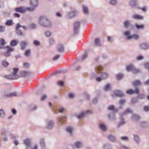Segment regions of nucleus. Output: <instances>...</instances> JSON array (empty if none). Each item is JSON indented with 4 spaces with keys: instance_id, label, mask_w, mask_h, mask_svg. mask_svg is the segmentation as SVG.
I'll return each mask as SVG.
<instances>
[{
    "instance_id": "1",
    "label": "nucleus",
    "mask_w": 149,
    "mask_h": 149,
    "mask_svg": "<svg viewBox=\"0 0 149 149\" xmlns=\"http://www.w3.org/2000/svg\"><path fill=\"white\" fill-rule=\"evenodd\" d=\"M39 22L40 24L43 26L49 27L51 26V24L49 21L44 17H40Z\"/></svg>"
},
{
    "instance_id": "2",
    "label": "nucleus",
    "mask_w": 149,
    "mask_h": 149,
    "mask_svg": "<svg viewBox=\"0 0 149 149\" xmlns=\"http://www.w3.org/2000/svg\"><path fill=\"white\" fill-rule=\"evenodd\" d=\"M18 70V68H14L12 75H6L5 77L8 79H10L14 80L17 79V77L16 74Z\"/></svg>"
},
{
    "instance_id": "3",
    "label": "nucleus",
    "mask_w": 149,
    "mask_h": 149,
    "mask_svg": "<svg viewBox=\"0 0 149 149\" xmlns=\"http://www.w3.org/2000/svg\"><path fill=\"white\" fill-rule=\"evenodd\" d=\"M33 8H32L30 9L29 7L24 8L22 7H17L15 9V10L16 12L21 13H23L27 11V10L32 11Z\"/></svg>"
},
{
    "instance_id": "4",
    "label": "nucleus",
    "mask_w": 149,
    "mask_h": 149,
    "mask_svg": "<svg viewBox=\"0 0 149 149\" xmlns=\"http://www.w3.org/2000/svg\"><path fill=\"white\" fill-rule=\"evenodd\" d=\"M124 35L127 36V38L128 39L131 38H134L135 40L138 39L139 36L137 34H135L132 35H130V32L129 31H127L124 33Z\"/></svg>"
},
{
    "instance_id": "5",
    "label": "nucleus",
    "mask_w": 149,
    "mask_h": 149,
    "mask_svg": "<svg viewBox=\"0 0 149 149\" xmlns=\"http://www.w3.org/2000/svg\"><path fill=\"white\" fill-rule=\"evenodd\" d=\"M22 27L19 24H17L16 26V33L19 35L22 36V33L19 29ZM22 27L24 29L26 30L27 28L25 26H22Z\"/></svg>"
},
{
    "instance_id": "6",
    "label": "nucleus",
    "mask_w": 149,
    "mask_h": 149,
    "mask_svg": "<svg viewBox=\"0 0 149 149\" xmlns=\"http://www.w3.org/2000/svg\"><path fill=\"white\" fill-rule=\"evenodd\" d=\"M126 69L128 71L132 70L133 73L134 74H137L140 72L139 70L135 69L133 65H130L126 67Z\"/></svg>"
},
{
    "instance_id": "7",
    "label": "nucleus",
    "mask_w": 149,
    "mask_h": 149,
    "mask_svg": "<svg viewBox=\"0 0 149 149\" xmlns=\"http://www.w3.org/2000/svg\"><path fill=\"white\" fill-rule=\"evenodd\" d=\"M6 48L7 49V51L4 53V55L6 57H8L10 55V52L13 51L14 49L8 46H6Z\"/></svg>"
},
{
    "instance_id": "8",
    "label": "nucleus",
    "mask_w": 149,
    "mask_h": 149,
    "mask_svg": "<svg viewBox=\"0 0 149 149\" xmlns=\"http://www.w3.org/2000/svg\"><path fill=\"white\" fill-rule=\"evenodd\" d=\"M30 4L32 6V7L29 8H30V9L32 8H33V10H32L33 11L34 10V8L37 6L38 4V0H31Z\"/></svg>"
},
{
    "instance_id": "9",
    "label": "nucleus",
    "mask_w": 149,
    "mask_h": 149,
    "mask_svg": "<svg viewBox=\"0 0 149 149\" xmlns=\"http://www.w3.org/2000/svg\"><path fill=\"white\" fill-rule=\"evenodd\" d=\"M139 90L138 88L136 89L135 91L133 90L132 89H130L127 91V93L129 94H132L134 93H136L139 94Z\"/></svg>"
},
{
    "instance_id": "10",
    "label": "nucleus",
    "mask_w": 149,
    "mask_h": 149,
    "mask_svg": "<svg viewBox=\"0 0 149 149\" xmlns=\"http://www.w3.org/2000/svg\"><path fill=\"white\" fill-rule=\"evenodd\" d=\"M80 23L79 22H76L74 24V32L76 33L77 32L80 26Z\"/></svg>"
},
{
    "instance_id": "11",
    "label": "nucleus",
    "mask_w": 149,
    "mask_h": 149,
    "mask_svg": "<svg viewBox=\"0 0 149 149\" xmlns=\"http://www.w3.org/2000/svg\"><path fill=\"white\" fill-rule=\"evenodd\" d=\"M17 96V94L16 92H14L11 93H10L8 94L4 95L5 97H11L13 96Z\"/></svg>"
},
{
    "instance_id": "12",
    "label": "nucleus",
    "mask_w": 149,
    "mask_h": 149,
    "mask_svg": "<svg viewBox=\"0 0 149 149\" xmlns=\"http://www.w3.org/2000/svg\"><path fill=\"white\" fill-rule=\"evenodd\" d=\"M115 95L121 97L123 96V93L119 91H116L114 92Z\"/></svg>"
},
{
    "instance_id": "13",
    "label": "nucleus",
    "mask_w": 149,
    "mask_h": 149,
    "mask_svg": "<svg viewBox=\"0 0 149 149\" xmlns=\"http://www.w3.org/2000/svg\"><path fill=\"white\" fill-rule=\"evenodd\" d=\"M27 44V42L25 41H22L21 42L20 45L22 50H23L25 48Z\"/></svg>"
},
{
    "instance_id": "14",
    "label": "nucleus",
    "mask_w": 149,
    "mask_h": 149,
    "mask_svg": "<svg viewBox=\"0 0 149 149\" xmlns=\"http://www.w3.org/2000/svg\"><path fill=\"white\" fill-rule=\"evenodd\" d=\"M133 17L134 18L138 19H142L143 18L142 16L138 15H134Z\"/></svg>"
},
{
    "instance_id": "15",
    "label": "nucleus",
    "mask_w": 149,
    "mask_h": 149,
    "mask_svg": "<svg viewBox=\"0 0 149 149\" xmlns=\"http://www.w3.org/2000/svg\"><path fill=\"white\" fill-rule=\"evenodd\" d=\"M18 42L14 40H13L11 41L10 43V45L11 46H14L16 45L18 43Z\"/></svg>"
},
{
    "instance_id": "16",
    "label": "nucleus",
    "mask_w": 149,
    "mask_h": 149,
    "mask_svg": "<svg viewBox=\"0 0 149 149\" xmlns=\"http://www.w3.org/2000/svg\"><path fill=\"white\" fill-rule=\"evenodd\" d=\"M58 50L59 52H62L64 51V47L62 45H58Z\"/></svg>"
},
{
    "instance_id": "17",
    "label": "nucleus",
    "mask_w": 149,
    "mask_h": 149,
    "mask_svg": "<svg viewBox=\"0 0 149 149\" xmlns=\"http://www.w3.org/2000/svg\"><path fill=\"white\" fill-rule=\"evenodd\" d=\"M132 85L134 86H136L141 85V83L139 80H136L132 83Z\"/></svg>"
},
{
    "instance_id": "18",
    "label": "nucleus",
    "mask_w": 149,
    "mask_h": 149,
    "mask_svg": "<svg viewBox=\"0 0 149 149\" xmlns=\"http://www.w3.org/2000/svg\"><path fill=\"white\" fill-rule=\"evenodd\" d=\"M101 76L102 79H105L108 77V74L107 72H103L102 73Z\"/></svg>"
},
{
    "instance_id": "19",
    "label": "nucleus",
    "mask_w": 149,
    "mask_h": 149,
    "mask_svg": "<svg viewBox=\"0 0 149 149\" xmlns=\"http://www.w3.org/2000/svg\"><path fill=\"white\" fill-rule=\"evenodd\" d=\"M83 11L84 13L88 14V8L87 7L85 6H83Z\"/></svg>"
},
{
    "instance_id": "20",
    "label": "nucleus",
    "mask_w": 149,
    "mask_h": 149,
    "mask_svg": "<svg viewBox=\"0 0 149 149\" xmlns=\"http://www.w3.org/2000/svg\"><path fill=\"white\" fill-rule=\"evenodd\" d=\"M75 146L76 148H79L81 147L82 146L81 143L79 142H77L75 143Z\"/></svg>"
},
{
    "instance_id": "21",
    "label": "nucleus",
    "mask_w": 149,
    "mask_h": 149,
    "mask_svg": "<svg viewBox=\"0 0 149 149\" xmlns=\"http://www.w3.org/2000/svg\"><path fill=\"white\" fill-rule=\"evenodd\" d=\"M108 138L112 141H114L116 140L115 137L111 135H109L108 136Z\"/></svg>"
},
{
    "instance_id": "22",
    "label": "nucleus",
    "mask_w": 149,
    "mask_h": 149,
    "mask_svg": "<svg viewBox=\"0 0 149 149\" xmlns=\"http://www.w3.org/2000/svg\"><path fill=\"white\" fill-rule=\"evenodd\" d=\"M132 119L135 120H139L140 118V117L139 116L135 115L134 114L132 116Z\"/></svg>"
},
{
    "instance_id": "23",
    "label": "nucleus",
    "mask_w": 149,
    "mask_h": 149,
    "mask_svg": "<svg viewBox=\"0 0 149 149\" xmlns=\"http://www.w3.org/2000/svg\"><path fill=\"white\" fill-rule=\"evenodd\" d=\"M100 128L103 131H105L106 130V127L105 125L103 124L100 125Z\"/></svg>"
},
{
    "instance_id": "24",
    "label": "nucleus",
    "mask_w": 149,
    "mask_h": 149,
    "mask_svg": "<svg viewBox=\"0 0 149 149\" xmlns=\"http://www.w3.org/2000/svg\"><path fill=\"white\" fill-rule=\"evenodd\" d=\"M12 24V21L11 20H7L5 23V24L8 26L11 25Z\"/></svg>"
},
{
    "instance_id": "25",
    "label": "nucleus",
    "mask_w": 149,
    "mask_h": 149,
    "mask_svg": "<svg viewBox=\"0 0 149 149\" xmlns=\"http://www.w3.org/2000/svg\"><path fill=\"white\" fill-rule=\"evenodd\" d=\"M2 65L5 67H7L9 65V63L5 61H3L2 62Z\"/></svg>"
},
{
    "instance_id": "26",
    "label": "nucleus",
    "mask_w": 149,
    "mask_h": 149,
    "mask_svg": "<svg viewBox=\"0 0 149 149\" xmlns=\"http://www.w3.org/2000/svg\"><path fill=\"white\" fill-rule=\"evenodd\" d=\"M53 125V123L52 121H50L48 125V129H50L52 128Z\"/></svg>"
},
{
    "instance_id": "27",
    "label": "nucleus",
    "mask_w": 149,
    "mask_h": 149,
    "mask_svg": "<svg viewBox=\"0 0 149 149\" xmlns=\"http://www.w3.org/2000/svg\"><path fill=\"white\" fill-rule=\"evenodd\" d=\"M110 88V85L109 84H107L104 88V90L106 91H108Z\"/></svg>"
},
{
    "instance_id": "28",
    "label": "nucleus",
    "mask_w": 149,
    "mask_h": 149,
    "mask_svg": "<svg viewBox=\"0 0 149 149\" xmlns=\"http://www.w3.org/2000/svg\"><path fill=\"white\" fill-rule=\"evenodd\" d=\"M66 131L67 132H69L71 134H72V129L70 127H68L66 129Z\"/></svg>"
},
{
    "instance_id": "29",
    "label": "nucleus",
    "mask_w": 149,
    "mask_h": 149,
    "mask_svg": "<svg viewBox=\"0 0 149 149\" xmlns=\"http://www.w3.org/2000/svg\"><path fill=\"white\" fill-rule=\"evenodd\" d=\"M135 26L137 29H143L144 28V25L143 24L139 25L137 24H136Z\"/></svg>"
},
{
    "instance_id": "30",
    "label": "nucleus",
    "mask_w": 149,
    "mask_h": 149,
    "mask_svg": "<svg viewBox=\"0 0 149 149\" xmlns=\"http://www.w3.org/2000/svg\"><path fill=\"white\" fill-rule=\"evenodd\" d=\"M31 53V51L30 50H26L24 53V55L26 56H29Z\"/></svg>"
},
{
    "instance_id": "31",
    "label": "nucleus",
    "mask_w": 149,
    "mask_h": 149,
    "mask_svg": "<svg viewBox=\"0 0 149 149\" xmlns=\"http://www.w3.org/2000/svg\"><path fill=\"white\" fill-rule=\"evenodd\" d=\"M123 77V75L122 74H118L116 75V77L118 79H121Z\"/></svg>"
},
{
    "instance_id": "32",
    "label": "nucleus",
    "mask_w": 149,
    "mask_h": 149,
    "mask_svg": "<svg viewBox=\"0 0 149 149\" xmlns=\"http://www.w3.org/2000/svg\"><path fill=\"white\" fill-rule=\"evenodd\" d=\"M24 144L27 146H29L30 145V143L28 139L25 140L24 141Z\"/></svg>"
},
{
    "instance_id": "33",
    "label": "nucleus",
    "mask_w": 149,
    "mask_h": 149,
    "mask_svg": "<svg viewBox=\"0 0 149 149\" xmlns=\"http://www.w3.org/2000/svg\"><path fill=\"white\" fill-rule=\"evenodd\" d=\"M124 24L125 27H127L130 25L129 22L128 21H126L124 22Z\"/></svg>"
},
{
    "instance_id": "34",
    "label": "nucleus",
    "mask_w": 149,
    "mask_h": 149,
    "mask_svg": "<svg viewBox=\"0 0 149 149\" xmlns=\"http://www.w3.org/2000/svg\"><path fill=\"white\" fill-rule=\"evenodd\" d=\"M132 111L129 109H126L124 112V114H127L132 113Z\"/></svg>"
},
{
    "instance_id": "35",
    "label": "nucleus",
    "mask_w": 149,
    "mask_h": 149,
    "mask_svg": "<svg viewBox=\"0 0 149 149\" xmlns=\"http://www.w3.org/2000/svg\"><path fill=\"white\" fill-rule=\"evenodd\" d=\"M66 120V118L65 116L62 117L61 119L59 120V122L60 123H61L62 122H63V121H65Z\"/></svg>"
},
{
    "instance_id": "36",
    "label": "nucleus",
    "mask_w": 149,
    "mask_h": 149,
    "mask_svg": "<svg viewBox=\"0 0 149 149\" xmlns=\"http://www.w3.org/2000/svg\"><path fill=\"white\" fill-rule=\"evenodd\" d=\"M5 115V113L3 110H0V116L3 117Z\"/></svg>"
},
{
    "instance_id": "37",
    "label": "nucleus",
    "mask_w": 149,
    "mask_h": 149,
    "mask_svg": "<svg viewBox=\"0 0 149 149\" xmlns=\"http://www.w3.org/2000/svg\"><path fill=\"white\" fill-rule=\"evenodd\" d=\"M5 43V41L4 39L2 38L0 40V43L2 46L4 45Z\"/></svg>"
},
{
    "instance_id": "38",
    "label": "nucleus",
    "mask_w": 149,
    "mask_h": 149,
    "mask_svg": "<svg viewBox=\"0 0 149 149\" xmlns=\"http://www.w3.org/2000/svg\"><path fill=\"white\" fill-rule=\"evenodd\" d=\"M95 79L96 81L98 82L100 81H102V79H102V77L101 76V77H96Z\"/></svg>"
},
{
    "instance_id": "39",
    "label": "nucleus",
    "mask_w": 149,
    "mask_h": 149,
    "mask_svg": "<svg viewBox=\"0 0 149 149\" xmlns=\"http://www.w3.org/2000/svg\"><path fill=\"white\" fill-rule=\"evenodd\" d=\"M45 34L46 36L48 37L51 35V33L49 31H47L46 32Z\"/></svg>"
},
{
    "instance_id": "40",
    "label": "nucleus",
    "mask_w": 149,
    "mask_h": 149,
    "mask_svg": "<svg viewBox=\"0 0 149 149\" xmlns=\"http://www.w3.org/2000/svg\"><path fill=\"white\" fill-rule=\"evenodd\" d=\"M64 84V82L62 81H59L58 82V84L60 86H63Z\"/></svg>"
},
{
    "instance_id": "41",
    "label": "nucleus",
    "mask_w": 149,
    "mask_h": 149,
    "mask_svg": "<svg viewBox=\"0 0 149 149\" xmlns=\"http://www.w3.org/2000/svg\"><path fill=\"white\" fill-rule=\"evenodd\" d=\"M60 57V55H56L53 58V60L55 61L57 60Z\"/></svg>"
},
{
    "instance_id": "42",
    "label": "nucleus",
    "mask_w": 149,
    "mask_h": 149,
    "mask_svg": "<svg viewBox=\"0 0 149 149\" xmlns=\"http://www.w3.org/2000/svg\"><path fill=\"white\" fill-rule=\"evenodd\" d=\"M85 114V113H81L79 115L77 116V118H80L84 116Z\"/></svg>"
},
{
    "instance_id": "43",
    "label": "nucleus",
    "mask_w": 149,
    "mask_h": 149,
    "mask_svg": "<svg viewBox=\"0 0 149 149\" xmlns=\"http://www.w3.org/2000/svg\"><path fill=\"white\" fill-rule=\"evenodd\" d=\"M4 30V26H0V32H3Z\"/></svg>"
},
{
    "instance_id": "44",
    "label": "nucleus",
    "mask_w": 149,
    "mask_h": 149,
    "mask_svg": "<svg viewBox=\"0 0 149 149\" xmlns=\"http://www.w3.org/2000/svg\"><path fill=\"white\" fill-rule=\"evenodd\" d=\"M110 3L111 4L114 5L116 3V0H111L110 1Z\"/></svg>"
},
{
    "instance_id": "45",
    "label": "nucleus",
    "mask_w": 149,
    "mask_h": 149,
    "mask_svg": "<svg viewBox=\"0 0 149 149\" xmlns=\"http://www.w3.org/2000/svg\"><path fill=\"white\" fill-rule=\"evenodd\" d=\"M100 39L99 38H96L95 39V42L96 45H97V44L99 42Z\"/></svg>"
},
{
    "instance_id": "46",
    "label": "nucleus",
    "mask_w": 149,
    "mask_h": 149,
    "mask_svg": "<svg viewBox=\"0 0 149 149\" xmlns=\"http://www.w3.org/2000/svg\"><path fill=\"white\" fill-rule=\"evenodd\" d=\"M23 65L26 68H28L29 66V64L27 63H23Z\"/></svg>"
},
{
    "instance_id": "47",
    "label": "nucleus",
    "mask_w": 149,
    "mask_h": 149,
    "mask_svg": "<svg viewBox=\"0 0 149 149\" xmlns=\"http://www.w3.org/2000/svg\"><path fill=\"white\" fill-rule=\"evenodd\" d=\"M144 110L145 111H149V106H146L144 107Z\"/></svg>"
},
{
    "instance_id": "48",
    "label": "nucleus",
    "mask_w": 149,
    "mask_h": 149,
    "mask_svg": "<svg viewBox=\"0 0 149 149\" xmlns=\"http://www.w3.org/2000/svg\"><path fill=\"white\" fill-rule=\"evenodd\" d=\"M114 109V107L113 106L111 105L109 106L108 107V109L109 110H113Z\"/></svg>"
},
{
    "instance_id": "49",
    "label": "nucleus",
    "mask_w": 149,
    "mask_h": 149,
    "mask_svg": "<svg viewBox=\"0 0 149 149\" xmlns=\"http://www.w3.org/2000/svg\"><path fill=\"white\" fill-rule=\"evenodd\" d=\"M30 27L31 28L33 29L36 27V25L35 24H32L30 25Z\"/></svg>"
},
{
    "instance_id": "50",
    "label": "nucleus",
    "mask_w": 149,
    "mask_h": 149,
    "mask_svg": "<svg viewBox=\"0 0 149 149\" xmlns=\"http://www.w3.org/2000/svg\"><path fill=\"white\" fill-rule=\"evenodd\" d=\"M143 57L141 56H139L137 57V59L139 60H141L143 58Z\"/></svg>"
},
{
    "instance_id": "51",
    "label": "nucleus",
    "mask_w": 149,
    "mask_h": 149,
    "mask_svg": "<svg viewBox=\"0 0 149 149\" xmlns=\"http://www.w3.org/2000/svg\"><path fill=\"white\" fill-rule=\"evenodd\" d=\"M87 57V54L86 53L84 55L82 58V60H84Z\"/></svg>"
},
{
    "instance_id": "52",
    "label": "nucleus",
    "mask_w": 149,
    "mask_h": 149,
    "mask_svg": "<svg viewBox=\"0 0 149 149\" xmlns=\"http://www.w3.org/2000/svg\"><path fill=\"white\" fill-rule=\"evenodd\" d=\"M47 97V96L46 95H44L41 98V100L43 101Z\"/></svg>"
},
{
    "instance_id": "53",
    "label": "nucleus",
    "mask_w": 149,
    "mask_h": 149,
    "mask_svg": "<svg viewBox=\"0 0 149 149\" xmlns=\"http://www.w3.org/2000/svg\"><path fill=\"white\" fill-rule=\"evenodd\" d=\"M34 44L35 45H38L40 44L39 42L37 40H35L34 41Z\"/></svg>"
},
{
    "instance_id": "54",
    "label": "nucleus",
    "mask_w": 149,
    "mask_h": 149,
    "mask_svg": "<svg viewBox=\"0 0 149 149\" xmlns=\"http://www.w3.org/2000/svg\"><path fill=\"white\" fill-rule=\"evenodd\" d=\"M125 101L124 100H120L119 102V103L120 104H123L125 103Z\"/></svg>"
},
{
    "instance_id": "55",
    "label": "nucleus",
    "mask_w": 149,
    "mask_h": 149,
    "mask_svg": "<svg viewBox=\"0 0 149 149\" xmlns=\"http://www.w3.org/2000/svg\"><path fill=\"white\" fill-rule=\"evenodd\" d=\"M69 97L70 98H73L74 97V95L72 93H70L69 94Z\"/></svg>"
},
{
    "instance_id": "56",
    "label": "nucleus",
    "mask_w": 149,
    "mask_h": 149,
    "mask_svg": "<svg viewBox=\"0 0 149 149\" xmlns=\"http://www.w3.org/2000/svg\"><path fill=\"white\" fill-rule=\"evenodd\" d=\"M136 2V0H133L131 1L130 4L131 5H134L135 4Z\"/></svg>"
},
{
    "instance_id": "57",
    "label": "nucleus",
    "mask_w": 149,
    "mask_h": 149,
    "mask_svg": "<svg viewBox=\"0 0 149 149\" xmlns=\"http://www.w3.org/2000/svg\"><path fill=\"white\" fill-rule=\"evenodd\" d=\"M14 16L15 17H20V15L17 13H14Z\"/></svg>"
},
{
    "instance_id": "58",
    "label": "nucleus",
    "mask_w": 149,
    "mask_h": 149,
    "mask_svg": "<svg viewBox=\"0 0 149 149\" xmlns=\"http://www.w3.org/2000/svg\"><path fill=\"white\" fill-rule=\"evenodd\" d=\"M65 110V109L63 108H61L59 109V111L61 113H62Z\"/></svg>"
},
{
    "instance_id": "59",
    "label": "nucleus",
    "mask_w": 149,
    "mask_h": 149,
    "mask_svg": "<svg viewBox=\"0 0 149 149\" xmlns=\"http://www.w3.org/2000/svg\"><path fill=\"white\" fill-rule=\"evenodd\" d=\"M121 139L123 140H127L128 138L126 136H123L121 137Z\"/></svg>"
},
{
    "instance_id": "60",
    "label": "nucleus",
    "mask_w": 149,
    "mask_h": 149,
    "mask_svg": "<svg viewBox=\"0 0 149 149\" xmlns=\"http://www.w3.org/2000/svg\"><path fill=\"white\" fill-rule=\"evenodd\" d=\"M12 112L13 114L15 115L16 113V111L15 109H12Z\"/></svg>"
},
{
    "instance_id": "61",
    "label": "nucleus",
    "mask_w": 149,
    "mask_h": 149,
    "mask_svg": "<svg viewBox=\"0 0 149 149\" xmlns=\"http://www.w3.org/2000/svg\"><path fill=\"white\" fill-rule=\"evenodd\" d=\"M144 96L143 95H139V98L141 99H142L144 98Z\"/></svg>"
},
{
    "instance_id": "62",
    "label": "nucleus",
    "mask_w": 149,
    "mask_h": 149,
    "mask_svg": "<svg viewBox=\"0 0 149 149\" xmlns=\"http://www.w3.org/2000/svg\"><path fill=\"white\" fill-rule=\"evenodd\" d=\"M97 102V99H94L93 100V102L94 104H95Z\"/></svg>"
},
{
    "instance_id": "63",
    "label": "nucleus",
    "mask_w": 149,
    "mask_h": 149,
    "mask_svg": "<svg viewBox=\"0 0 149 149\" xmlns=\"http://www.w3.org/2000/svg\"><path fill=\"white\" fill-rule=\"evenodd\" d=\"M97 70L99 72L102 70V68L100 67H98L97 68Z\"/></svg>"
},
{
    "instance_id": "64",
    "label": "nucleus",
    "mask_w": 149,
    "mask_h": 149,
    "mask_svg": "<svg viewBox=\"0 0 149 149\" xmlns=\"http://www.w3.org/2000/svg\"><path fill=\"white\" fill-rule=\"evenodd\" d=\"M145 84L146 85H149V80L146 81Z\"/></svg>"
}]
</instances>
